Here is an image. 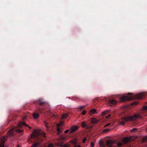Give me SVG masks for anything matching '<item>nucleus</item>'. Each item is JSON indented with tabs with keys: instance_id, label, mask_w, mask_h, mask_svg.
<instances>
[{
	"instance_id": "f257e3e1",
	"label": "nucleus",
	"mask_w": 147,
	"mask_h": 147,
	"mask_svg": "<svg viewBox=\"0 0 147 147\" xmlns=\"http://www.w3.org/2000/svg\"><path fill=\"white\" fill-rule=\"evenodd\" d=\"M16 132L22 134L23 130L19 129L16 128L14 127L10 129L8 131L7 135L3 136L1 140L0 141V147H4V143L5 140L7 139L8 138H11L14 136L15 133Z\"/></svg>"
},
{
	"instance_id": "f03ea898",
	"label": "nucleus",
	"mask_w": 147,
	"mask_h": 147,
	"mask_svg": "<svg viewBox=\"0 0 147 147\" xmlns=\"http://www.w3.org/2000/svg\"><path fill=\"white\" fill-rule=\"evenodd\" d=\"M140 116L138 114L134 115L133 116H129L123 117L122 118V120L120 122V124L124 125L125 122L135 120L136 119L139 118Z\"/></svg>"
},
{
	"instance_id": "7ed1b4c3",
	"label": "nucleus",
	"mask_w": 147,
	"mask_h": 147,
	"mask_svg": "<svg viewBox=\"0 0 147 147\" xmlns=\"http://www.w3.org/2000/svg\"><path fill=\"white\" fill-rule=\"evenodd\" d=\"M36 111L37 113H34L33 115L34 118L35 119H37L39 116L38 113H42L44 112V109L42 108H38L36 110Z\"/></svg>"
},
{
	"instance_id": "20e7f679",
	"label": "nucleus",
	"mask_w": 147,
	"mask_h": 147,
	"mask_svg": "<svg viewBox=\"0 0 147 147\" xmlns=\"http://www.w3.org/2000/svg\"><path fill=\"white\" fill-rule=\"evenodd\" d=\"M131 94H132L131 93H128V95H129L128 96H124L121 97V100L123 101L131 100L134 98L133 96L131 95Z\"/></svg>"
},
{
	"instance_id": "39448f33",
	"label": "nucleus",
	"mask_w": 147,
	"mask_h": 147,
	"mask_svg": "<svg viewBox=\"0 0 147 147\" xmlns=\"http://www.w3.org/2000/svg\"><path fill=\"white\" fill-rule=\"evenodd\" d=\"M145 96V94L143 92L140 93L136 94L135 96V98L138 99H143Z\"/></svg>"
},
{
	"instance_id": "423d86ee",
	"label": "nucleus",
	"mask_w": 147,
	"mask_h": 147,
	"mask_svg": "<svg viewBox=\"0 0 147 147\" xmlns=\"http://www.w3.org/2000/svg\"><path fill=\"white\" fill-rule=\"evenodd\" d=\"M38 103L40 106H43L47 104V102L42 99L40 98L38 100Z\"/></svg>"
},
{
	"instance_id": "0eeeda50",
	"label": "nucleus",
	"mask_w": 147,
	"mask_h": 147,
	"mask_svg": "<svg viewBox=\"0 0 147 147\" xmlns=\"http://www.w3.org/2000/svg\"><path fill=\"white\" fill-rule=\"evenodd\" d=\"M81 126L83 127L86 128L87 129H91L92 126L89 125H86V122L84 121H83L81 122Z\"/></svg>"
},
{
	"instance_id": "6e6552de",
	"label": "nucleus",
	"mask_w": 147,
	"mask_h": 147,
	"mask_svg": "<svg viewBox=\"0 0 147 147\" xmlns=\"http://www.w3.org/2000/svg\"><path fill=\"white\" fill-rule=\"evenodd\" d=\"M113 142L111 140H107L106 143V146L108 147H112V146Z\"/></svg>"
},
{
	"instance_id": "1a4fd4ad",
	"label": "nucleus",
	"mask_w": 147,
	"mask_h": 147,
	"mask_svg": "<svg viewBox=\"0 0 147 147\" xmlns=\"http://www.w3.org/2000/svg\"><path fill=\"white\" fill-rule=\"evenodd\" d=\"M130 140V139L127 137L124 138L122 140V142L124 144L128 143Z\"/></svg>"
},
{
	"instance_id": "9d476101",
	"label": "nucleus",
	"mask_w": 147,
	"mask_h": 147,
	"mask_svg": "<svg viewBox=\"0 0 147 147\" xmlns=\"http://www.w3.org/2000/svg\"><path fill=\"white\" fill-rule=\"evenodd\" d=\"M91 122L92 123L96 124L98 123V121L96 118L93 117L92 118Z\"/></svg>"
},
{
	"instance_id": "9b49d317",
	"label": "nucleus",
	"mask_w": 147,
	"mask_h": 147,
	"mask_svg": "<svg viewBox=\"0 0 147 147\" xmlns=\"http://www.w3.org/2000/svg\"><path fill=\"white\" fill-rule=\"evenodd\" d=\"M109 103L112 105H115L116 103V101L114 99H111L109 100Z\"/></svg>"
},
{
	"instance_id": "f8f14e48",
	"label": "nucleus",
	"mask_w": 147,
	"mask_h": 147,
	"mask_svg": "<svg viewBox=\"0 0 147 147\" xmlns=\"http://www.w3.org/2000/svg\"><path fill=\"white\" fill-rule=\"evenodd\" d=\"M97 113L96 110L95 109H92L90 111V115H92Z\"/></svg>"
},
{
	"instance_id": "ddd939ff",
	"label": "nucleus",
	"mask_w": 147,
	"mask_h": 147,
	"mask_svg": "<svg viewBox=\"0 0 147 147\" xmlns=\"http://www.w3.org/2000/svg\"><path fill=\"white\" fill-rule=\"evenodd\" d=\"M78 127L77 126H73L71 128V131L70 133L72 132L75 131L78 129Z\"/></svg>"
},
{
	"instance_id": "4468645a",
	"label": "nucleus",
	"mask_w": 147,
	"mask_h": 147,
	"mask_svg": "<svg viewBox=\"0 0 147 147\" xmlns=\"http://www.w3.org/2000/svg\"><path fill=\"white\" fill-rule=\"evenodd\" d=\"M20 126H26V127H28L29 128V129H31V127L30 126H29L25 122L22 123L21 124Z\"/></svg>"
},
{
	"instance_id": "2eb2a0df",
	"label": "nucleus",
	"mask_w": 147,
	"mask_h": 147,
	"mask_svg": "<svg viewBox=\"0 0 147 147\" xmlns=\"http://www.w3.org/2000/svg\"><path fill=\"white\" fill-rule=\"evenodd\" d=\"M109 112V110H107L105 111H104V112H103L102 113V116H104L106 114H107V113H108Z\"/></svg>"
},
{
	"instance_id": "dca6fc26",
	"label": "nucleus",
	"mask_w": 147,
	"mask_h": 147,
	"mask_svg": "<svg viewBox=\"0 0 147 147\" xmlns=\"http://www.w3.org/2000/svg\"><path fill=\"white\" fill-rule=\"evenodd\" d=\"M67 115L66 114H65L63 115H62L61 118L62 119H65L67 118Z\"/></svg>"
},
{
	"instance_id": "f3484780",
	"label": "nucleus",
	"mask_w": 147,
	"mask_h": 147,
	"mask_svg": "<svg viewBox=\"0 0 147 147\" xmlns=\"http://www.w3.org/2000/svg\"><path fill=\"white\" fill-rule=\"evenodd\" d=\"M142 140L144 142H147V136L144 137L142 138Z\"/></svg>"
},
{
	"instance_id": "a211bd4d",
	"label": "nucleus",
	"mask_w": 147,
	"mask_h": 147,
	"mask_svg": "<svg viewBox=\"0 0 147 147\" xmlns=\"http://www.w3.org/2000/svg\"><path fill=\"white\" fill-rule=\"evenodd\" d=\"M137 128H134L131 129L130 130V131L131 132H136V131H137Z\"/></svg>"
},
{
	"instance_id": "6ab92c4d",
	"label": "nucleus",
	"mask_w": 147,
	"mask_h": 147,
	"mask_svg": "<svg viewBox=\"0 0 147 147\" xmlns=\"http://www.w3.org/2000/svg\"><path fill=\"white\" fill-rule=\"evenodd\" d=\"M44 124L46 127H47V129H48L49 128V127L48 126V123L46 122H44Z\"/></svg>"
},
{
	"instance_id": "aec40b11",
	"label": "nucleus",
	"mask_w": 147,
	"mask_h": 147,
	"mask_svg": "<svg viewBox=\"0 0 147 147\" xmlns=\"http://www.w3.org/2000/svg\"><path fill=\"white\" fill-rule=\"evenodd\" d=\"M57 131L58 132V134H59L61 132V129L60 128L58 127L57 129Z\"/></svg>"
},
{
	"instance_id": "412c9836",
	"label": "nucleus",
	"mask_w": 147,
	"mask_h": 147,
	"mask_svg": "<svg viewBox=\"0 0 147 147\" xmlns=\"http://www.w3.org/2000/svg\"><path fill=\"white\" fill-rule=\"evenodd\" d=\"M84 107H85V106H83L79 107L78 108L80 110H81L83 109Z\"/></svg>"
},
{
	"instance_id": "4be33fe9",
	"label": "nucleus",
	"mask_w": 147,
	"mask_h": 147,
	"mask_svg": "<svg viewBox=\"0 0 147 147\" xmlns=\"http://www.w3.org/2000/svg\"><path fill=\"white\" fill-rule=\"evenodd\" d=\"M122 144L121 142H119L117 144V145L119 147H120L122 146Z\"/></svg>"
},
{
	"instance_id": "5701e85b",
	"label": "nucleus",
	"mask_w": 147,
	"mask_h": 147,
	"mask_svg": "<svg viewBox=\"0 0 147 147\" xmlns=\"http://www.w3.org/2000/svg\"><path fill=\"white\" fill-rule=\"evenodd\" d=\"M110 130V129H106L103 130V131L104 132H106Z\"/></svg>"
},
{
	"instance_id": "b1692460",
	"label": "nucleus",
	"mask_w": 147,
	"mask_h": 147,
	"mask_svg": "<svg viewBox=\"0 0 147 147\" xmlns=\"http://www.w3.org/2000/svg\"><path fill=\"white\" fill-rule=\"evenodd\" d=\"M38 146V144L37 143L33 144L32 146V147H36Z\"/></svg>"
},
{
	"instance_id": "393cba45",
	"label": "nucleus",
	"mask_w": 147,
	"mask_h": 147,
	"mask_svg": "<svg viewBox=\"0 0 147 147\" xmlns=\"http://www.w3.org/2000/svg\"><path fill=\"white\" fill-rule=\"evenodd\" d=\"M48 147H54L52 144L51 143L48 145Z\"/></svg>"
},
{
	"instance_id": "a878e982",
	"label": "nucleus",
	"mask_w": 147,
	"mask_h": 147,
	"mask_svg": "<svg viewBox=\"0 0 147 147\" xmlns=\"http://www.w3.org/2000/svg\"><path fill=\"white\" fill-rule=\"evenodd\" d=\"M50 115L52 117H56L55 115L53 114L52 113H51Z\"/></svg>"
},
{
	"instance_id": "bb28decb",
	"label": "nucleus",
	"mask_w": 147,
	"mask_h": 147,
	"mask_svg": "<svg viewBox=\"0 0 147 147\" xmlns=\"http://www.w3.org/2000/svg\"><path fill=\"white\" fill-rule=\"evenodd\" d=\"M143 109L144 110H147V106H144L143 107Z\"/></svg>"
},
{
	"instance_id": "cd10ccee",
	"label": "nucleus",
	"mask_w": 147,
	"mask_h": 147,
	"mask_svg": "<svg viewBox=\"0 0 147 147\" xmlns=\"http://www.w3.org/2000/svg\"><path fill=\"white\" fill-rule=\"evenodd\" d=\"M91 146V147H93L94 146V144L93 142H91L90 143Z\"/></svg>"
},
{
	"instance_id": "c85d7f7f",
	"label": "nucleus",
	"mask_w": 147,
	"mask_h": 147,
	"mask_svg": "<svg viewBox=\"0 0 147 147\" xmlns=\"http://www.w3.org/2000/svg\"><path fill=\"white\" fill-rule=\"evenodd\" d=\"M86 111L84 110L82 112V113L83 115H85L86 113Z\"/></svg>"
},
{
	"instance_id": "c756f323",
	"label": "nucleus",
	"mask_w": 147,
	"mask_h": 147,
	"mask_svg": "<svg viewBox=\"0 0 147 147\" xmlns=\"http://www.w3.org/2000/svg\"><path fill=\"white\" fill-rule=\"evenodd\" d=\"M63 147H69V146L67 144H66L63 145Z\"/></svg>"
},
{
	"instance_id": "7c9ffc66",
	"label": "nucleus",
	"mask_w": 147,
	"mask_h": 147,
	"mask_svg": "<svg viewBox=\"0 0 147 147\" xmlns=\"http://www.w3.org/2000/svg\"><path fill=\"white\" fill-rule=\"evenodd\" d=\"M86 139L85 138H84L82 142L83 143H84L85 142V141H86Z\"/></svg>"
},
{
	"instance_id": "2f4dec72",
	"label": "nucleus",
	"mask_w": 147,
	"mask_h": 147,
	"mask_svg": "<svg viewBox=\"0 0 147 147\" xmlns=\"http://www.w3.org/2000/svg\"><path fill=\"white\" fill-rule=\"evenodd\" d=\"M111 116V115H108L107 116H106V118H107L108 119L109 118V117Z\"/></svg>"
},
{
	"instance_id": "473e14b6",
	"label": "nucleus",
	"mask_w": 147,
	"mask_h": 147,
	"mask_svg": "<svg viewBox=\"0 0 147 147\" xmlns=\"http://www.w3.org/2000/svg\"><path fill=\"white\" fill-rule=\"evenodd\" d=\"M36 136L35 134H33L32 136L31 137L32 138H34V137H36Z\"/></svg>"
},
{
	"instance_id": "72a5a7b5",
	"label": "nucleus",
	"mask_w": 147,
	"mask_h": 147,
	"mask_svg": "<svg viewBox=\"0 0 147 147\" xmlns=\"http://www.w3.org/2000/svg\"><path fill=\"white\" fill-rule=\"evenodd\" d=\"M110 125V123H108L106 125H105V126H104L105 127H107L109 126V125Z\"/></svg>"
},
{
	"instance_id": "f704fd0d",
	"label": "nucleus",
	"mask_w": 147,
	"mask_h": 147,
	"mask_svg": "<svg viewBox=\"0 0 147 147\" xmlns=\"http://www.w3.org/2000/svg\"><path fill=\"white\" fill-rule=\"evenodd\" d=\"M81 146L80 145H75L74 146V147H81Z\"/></svg>"
},
{
	"instance_id": "c9c22d12",
	"label": "nucleus",
	"mask_w": 147,
	"mask_h": 147,
	"mask_svg": "<svg viewBox=\"0 0 147 147\" xmlns=\"http://www.w3.org/2000/svg\"><path fill=\"white\" fill-rule=\"evenodd\" d=\"M69 131V130L67 129V130H66L65 131L64 133H65L66 134V133H68Z\"/></svg>"
},
{
	"instance_id": "e433bc0d",
	"label": "nucleus",
	"mask_w": 147,
	"mask_h": 147,
	"mask_svg": "<svg viewBox=\"0 0 147 147\" xmlns=\"http://www.w3.org/2000/svg\"><path fill=\"white\" fill-rule=\"evenodd\" d=\"M41 135H42V136H43L44 137H45V134L44 133L42 132Z\"/></svg>"
},
{
	"instance_id": "4c0bfd02",
	"label": "nucleus",
	"mask_w": 147,
	"mask_h": 147,
	"mask_svg": "<svg viewBox=\"0 0 147 147\" xmlns=\"http://www.w3.org/2000/svg\"><path fill=\"white\" fill-rule=\"evenodd\" d=\"M102 144V147H105V146L103 144Z\"/></svg>"
},
{
	"instance_id": "58836bf2",
	"label": "nucleus",
	"mask_w": 147,
	"mask_h": 147,
	"mask_svg": "<svg viewBox=\"0 0 147 147\" xmlns=\"http://www.w3.org/2000/svg\"><path fill=\"white\" fill-rule=\"evenodd\" d=\"M16 119V117H13V120H14V119Z\"/></svg>"
},
{
	"instance_id": "ea45409f",
	"label": "nucleus",
	"mask_w": 147,
	"mask_h": 147,
	"mask_svg": "<svg viewBox=\"0 0 147 147\" xmlns=\"http://www.w3.org/2000/svg\"><path fill=\"white\" fill-rule=\"evenodd\" d=\"M16 147H20V146L18 145Z\"/></svg>"
},
{
	"instance_id": "a19ab883",
	"label": "nucleus",
	"mask_w": 147,
	"mask_h": 147,
	"mask_svg": "<svg viewBox=\"0 0 147 147\" xmlns=\"http://www.w3.org/2000/svg\"><path fill=\"white\" fill-rule=\"evenodd\" d=\"M26 116L24 117V119H25L26 118Z\"/></svg>"
},
{
	"instance_id": "79ce46f5",
	"label": "nucleus",
	"mask_w": 147,
	"mask_h": 147,
	"mask_svg": "<svg viewBox=\"0 0 147 147\" xmlns=\"http://www.w3.org/2000/svg\"><path fill=\"white\" fill-rule=\"evenodd\" d=\"M146 131H147V127L146 128Z\"/></svg>"
}]
</instances>
